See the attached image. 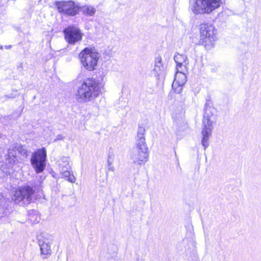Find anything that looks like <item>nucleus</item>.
<instances>
[{"label": "nucleus", "mask_w": 261, "mask_h": 261, "mask_svg": "<svg viewBox=\"0 0 261 261\" xmlns=\"http://www.w3.org/2000/svg\"><path fill=\"white\" fill-rule=\"evenodd\" d=\"M101 93L98 82L94 78H86L80 82L74 90L76 100L81 103L93 102Z\"/></svg>", "instance_id": "1"}, {"label": "nucleus", "mask_w": 261, "mask_h": 261, "mask_svg": "<svg viewBox=\"0 0 261 261\" xmlns=\"http://www.w3.org/2000/svg\"><path fill=\"white\" fill-rule=\"evenodd\" d=\"M215 113L214 108L208 106L205 107L202 120L204 127L202 130V144L204 149L208 146V138L213 128L212 124L215 120Z\"/></svg>", "instance_id": "2"}, {"label": "nucleus", "mask_w": 261, "mask_h": 261, "mask_svg": "<svg viewBox=\"0 0 261 261\" xmlns=\"http://www.w3.org/2000/svg\"><path fill=\"white\" fill-rule=\"evenodd\" d=\"M99 57L100 54L93 48H85L79 54L82 65L90 71L96 69Z\"/></svg>", "instance_id": "3"}, {"label": "nucleus", "mask_w": 261, "mask_h": 261, "mask_svg": "<svg viewBox=\"0 0 261 261\" xmlns=\"http://www.w3.org/2000/svg\"><path fill=\"white\" fill-rule=\"evenodd\" d=\"M221 4V0H194L191 10L195 14H208L219 8Z\"/></svg>", "instance_id": "4"}, {"label": "nucleus", "mask_w": 261, "mask_h": 261, "mask_svg": "<svg viewBox=\"0 0 261 261\" xmlns=\"http://www.w3.org/2000/svg\"><path fill=\"white\" fill-rule=\"evenodd\" d=\"M216 39V30L213 25L207 24L201 25L200 42L206 49H210L214 46Z\"/></svg>", "instance_id": "5"}, {"label": "nucleus", "mask_w": 261, "mask_h": 261, "mask_svg": "<svg viewBox=\"0 0 261 261\" xmlns=\"http://www.w3.org/2000/svg\"><path fill=\"white\" fill-rule=\"evenodd\" d=\"M46 151L44 148L38 149L31 156V163L36 173L42 172L46 167Z\"/></svg>", "instance_id": "6"}, {"label": "nucleus", "mask_w": 261, "mask_h": 261, "mask_svg": "<svg viewBox=\"0 0 261 261\" xmlns=\"http://www.w3.org/2000/svg\"><path fill=\"white\" fill-rule=\"evenodd\" d=\"M35 193V190L30 186L25 185L18 187L15 190L13 200L16 203H19L24 200L30 203Z\"/></svg>", "instance_id": "7"}, {"label": "nucleus", "mask_w": 261, "mask_h": 261, "mask_svg": "<svg viewBox=\"0 0 261 261\" xmlns=\"http://www.w3.org/2000/svg\"><path fill=\"white\" fill-rule=\"evenodd\" d=\"M69 162L70 159L68 156H61L57 159L56 165L58 168L61 178H67L66 179H73L75 177L73 174H70L69 170L70 167Z\"/></svg>", "instance_id": "8"}, {"label": "nucleus", "mask_w": 261, "mask_h": 261, "mask_svg": "<svg viewBox=\"0 0 261 261\" xmlns=\"http://www.w3.org/2000/svg\"><path fill=\"white\" fill-rule=\"evenodd\" d=\"M64 33L66 41L70 44L80 41L83 36L80 29L75 27H68L64 30Z\"/></svg>", "instance_id": "9"}, {"label": "nucleus", "mask_w": 261, "mask_h": 261, "mask_svg": "<svg viewBox=\"0 0 261 261\" xmlns=\"http://www.w3.org/2000/svg\"><path fill=\"white\" fill-rule=\"evenodd\" d=\"M56 6L59 12L70 16L75 15L79 10V7L72 1L57 2Z\"/></svg>", "instance_id": "10"}, {"label": "nucleus", "mask_w": 261, "mask_h": 261, "mask_svg": "<svg viewBox=\"0 0 261 261\" xmlns=\"http://www.w3.org/2000/svg\"><path fill=\"white\" fill-rule=\"evenodd\" d=\"M148 150H141L133 148L130 154V160L136 165H142L148 161Z\"/></svg>", "instance_id": "11"}, {"label": "nucleus", "mask_w": 261, "mask_h": 261, "mask_svg": "<svg viewBox=\"0 0 261 261\" xmlns=\"http://www.w3.org/2000/svg\"><path fill=\"white\" fill-rule=\"evenodd\" d=\"M188 71L176 70L175 79L172 83V88L175 92L179 93L182 91V86L187 82L186 73Z\"/></svg>", "instance_id": "12"}, {"label": "nucleus", "mask_w": 261, "mask_h": 261, "mask_svg": "<svg viewBox=\"0 0 261 261\" xmlns=\"http://www.w3.org/2000/svg\"><path fill=\"white\" fill-rule=\"evenodd\" d=\"M145 128L143 126H139L136 137L135 145L133 148L148 150L145 141Z\"/></svg>", "instance_id": "13"}, {"label": "nucleus", "mask_w": 261, "mask_h": 261, "mask_svg": "<svg viewBox=\"0 0 261 261\" xmlns=\"http://www.w3.org/2000/svg\"><path fill=\"white\" fill-rule=\"evenodd\" d=\"M176 63V69L179 71H188L189 61L186 56L183 54H176L174 57Z\"/></svg>", "instance_id": "14"}, {"label": "nucleus", "mask_w": 261, "mask_h": 261, "mask_svg": "<svg viewBox=\"0 0 261 261\" xmlns=\"http://www.w3.org/2000/svg\"><path fill=\"white\" fill-rule=\"evenodd\" d=\"M79 10H80L84 15L89 16H93L96 12V9L94 7L89 5L82 6L79 7Z\"/></svg>", "instance_id": "15"}, {"label": "nucleus", "mask_w": 261, "mask_h": 261, "mask_svg": "<svg viewBox=\"0 0 261 261\" xmlns=\"http://www.w3.org/2000/svg\"><path fill=\"white\" fill-rule=\"evenodd\" d=\"M163 69L162 58L160 56H158L155 59L154 65L153 69V71L155 72V75L159 76L163 72Z\"/></svg>", "instance_id": "16"}, {"label": "nucleus", "mask_w": 261, "mask_h": 261, "mask_svg": "<svg viewBox=\"0 0 261 261\" xmlns=\"http://www.w3.org/2000/svg\"><path fill=\"white\" fill-rule=\"evenodd\" d=\"M115 157V155L113 149L112 148H110L108 150L107 163L109 169L111 170L112 171L114 170L113 164L114 162Z\"/></svg>", "instance_id": "17"}, {"label": "nucleus", "mask_w": 261, "mask_h": 261, "mask_svg": "<svg viewBox=\"0 0 261 261\" xmlns=\"http://www.w3.org/2000/svg\"><path fill=\"white\" fill-rule=\"evenodd\" d=\"M40 246L41 254L44 255V258L51 254V250L48 243L43 242L40 244Z\"/></svg>", "instance_id": "18"}, {"label": "nucleus", "mask_w": 261, "mask_h": 261, "mask_svg": "<svg viewBox=\"0 0 261 261\" xmlns=\"http://www.w3.org/2000/svg\"><path fill=\"white\" fill-rule=\"evenodd\" d=\"M19 147H16L15 146H12L8 149V156L9 157H15L17 155V151L20 152L19 150ZM20 149L21 148L20 147Z\"/></svg>", "instance_id": "19"}, {"label": "nucleus", "mask_w": 261, "mask_h": 261, "mask_svg": "<svg viewBox=\"0 0 261 261\" xmlns=\"http://www.w3.org/2000/svg\"><path fill=\"white\" fill-rule=\"evenodd\" d=\"M37 193H40V194L36 195L35 199H38L40 198L41 196V195H42L44 197V194L43 193V191L42 189H39V190L37 191Z\"/></svg>", "instance_id": "20"}, {"label": "nucleus", "mask_w": 261, "mask_h": 261, "mask_svg": "<svg viewBox=\"0 0 261 261\" xmlns=\"http://www.w3.org/2000/svg\"><path fill=\"white\" fill-rule=\"evenodd\" d=\"M26 150H23V149H22L21 152H20V153L21 154H25L26 153Z\"/></svg>", "instance_id": "21"}, {"label": "nucleus", "mask_w": 261, "mask_h": 261, "mask_svg": "<svg viewBox=\"0 0 261 261\" xmlns=\"http://www.w3.org/2000/svg\"><path fill=\"white\" fill-rule=\"evenodd\" d=\"M61 136H59H59H57V139H61Z\"/></svg>", "instance_id": "22"}, {"label": "nucleus", "mask_w": 261, "mask_h": 261, "mask_svg": "<svg viewBox=\"0 0 261 261\" xmlns=\"http://www.w3.org/2000/svg\"><path fill=\"white\" fill-rule=\"evenodd\" d=\"M2 136V134H0V138H1Z\"/></svg>", "instance_id": "23"}]
</instances>
